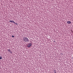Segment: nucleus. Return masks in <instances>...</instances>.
I'll return each instance as SVG.
<instances>
[{"label":"nucleus","instance_id":"obj_8","mask_svg":"<svg viewBox=\"0 0 73 73\" xmlns=\"http://www.w3.org/2000/svg\"><path fill=\"white\" fill-rule=\"evenodd\" d=\"M14 24H16V25H18V24H17V23H14Z\"/></svg>","mask_w":73,"mask_h":73},{"label":"nucleus","instance_id":"obj_3","mask_svg":"<svg viewBox=\"0 0 73 73\" xmlns=\"http://www.w3.org/2000/svg\"><path fill=\"white\" fill-rule=\"evenodd\" d=\"M9 21L10 23H15V22H14V21L11 20L10 21Z\"/></svg>","mask_w":73,"mask_h":73},{"label":"nucleus","instance_id":"obj_4","mask_svg":"<svg viewBox=\"0 0 73 73\" xmlns=\"http://www.w3.org/2000/svg\"><path fill=\"white\" fill-rule=\"evenodd\" d=\"M67 24H70L71 22L70 21H68L67 22Z\"/></svg>","mask_w":73,"mask_h":73},{"label":"nucleus","instance_id":"obj_2","mask_svg":"<svg viewBox=\"0 0 73 73\" xmlns=\"http://www.w3.org/2000/svg\"><path fill=\"white\" fill-rule=\"evenodd\" d=\"M27 47H28V48H29L30 47H31V46H32V44L31 43H28L27 44Z\"/></svg>","mask_w":73,"mask_h":73},{"label":"nucleus","instance_id":"obj_6","mask_svg":"<svg viewBox=\"0 0 73 73\" xmlns=\"http://www.w3.org/2000/svg\"><path fill=\"white\" fill-rule=\"evenodd\" d=\"M3 58V57H2V56H0V60H1Z\"/></svg>","mask_w":73,"mask_h":73},{"label":"nucleus","instance_id":"obj_7","mask_svg":"<svg viewBox=\"0 0 73 73\" xmlns=\"http://www.w3.org/2000/svg\"><path fill=\"white\" fill-rule=\"evenodd\" d=\"M56 70H54V73H56Z\"/></svg>","mask_w":73,"mask_h":73},{"label":"nucleus","instance_id":"obj_9","mask_svg":"<svg viewBox=\"0 0 73 73\" xmlns=\"http://www.w3.org/2000/svg\"><path fill=\"white\" fill-rule=\"evenodd\" d=\"M12 37H15V36H13V35H12Z\"/></svg>","mask_w":73,"mask_h":73},{"label":"nucleus","instance_id":"obj_5","mask_svg":"<svg viewBox=\"0 0 73 73\" xmlns=\"http://www.w3.org/2000/svg\"><path fill=\"white\" fill-rule=\"evenodd\" d=\"M8 51L9 52H10V53H12V52H11V51L9 49L8 50Z\"/></svg>","mask_w":73,"mask_h":73},{"label":"nucleus","instance_id":"obj_1","mask_svg":"<svg viewBox=\"0 0 73 73\" xmlns=\"http://www.w3.org/2000/svg\"><path fill=\"white\" fill-rule=\"evenodd\" d=\"M23 40L25 42H28L29 41V39L27 38L24 37L23 38Z\"/></svg>","mask_w":73,"mask_h":73}]
</instances>
